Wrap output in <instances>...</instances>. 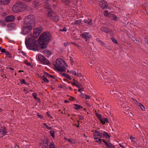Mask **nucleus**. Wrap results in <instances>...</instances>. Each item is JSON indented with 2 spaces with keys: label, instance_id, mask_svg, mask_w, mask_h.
<instances>
[{
  "label": "nucleus",
  "instance_id": "nucleus-40",
  "mask_svg": "<svg viewBox=\"0 0 148 148\" xmlns=\"http://www.w3.org/2000/svg\"><path fill=\"white\" fill-rule=\"evenodd\" d=\"M70 73H71L72 74L74 75H77V73L75 71H72L70 72Z\"/></svg>",
  "mask_w": 148,
  "mask_h": 148
},
{
  "label": "nucleus",
  "instance_id": "nucleus-6",
  "mask_svg": "<svg viewBox=\"0 0 148 148\" xmlns=\"http://www.w3.org/2000/svg\"><path fill=\"white\" fill-rule=\"evenodd\" d=\"M33 26L24 23L22 28V31L23 34H27L29 33L32 29Z\"/></svg>",
  "mask_w": 148,
  "mask_h": 148
},
{
  "label": "nucleus",
  "instance_id": "nucleus-43",
  "mask_svg": "<svg viewBox=\"0 0 148 148\" xmlns=\"http://www.w3.org/2000/svg\"><path fill=\"white\" fill-rule=\"evenodd\" d=\"M21 83L22 84H25V81L24 79H21L20 81Z\"/></svg>",
  "mask_w": 148,
  "mask_h": 148
},
{
  "label": "nucleus",
  "instance_id": "nucleus-15",
  "mask_svg": "<svg viewBox=\"0 0 148 148\" xmlns=\"http://www.w3.org/2000/svg\"><path fill=\"white\" fill-rule=\"evenodd\" d=\"M100 5L102 8L104 9L108 6V4L106 2L102 1Z\"/></svg>",
  "mask_w": 148,
  "mask_h": 148
},
{
  "label": "nucleus",
  "instance_id": "nucleus-28",
  "mask_svg": "<svg viewBox=\"0 0 148 148\" xmlns=\"http://www.w3.org/2000/svg\"><path fill=\"white\" fill-rule=\"evenodd\" d=\"M14 24L13 23H10L8 24L7 25V27L9 28H10L13 27H14Z\"/></svg>",
  "mask_w": 148,
  "mask_h": 148
},
{
  "label": "nucleus",
  "instance_id": "nucleus-54",
  "mask_svg": "<svg viewBox=\"0 0 148 148\" xmlns=\"http://www.w3.org/2000/svg\"><path fill=\"white\" fill-rule=\"evenodd\" d=\"M85 95L86 96V99H90V97L89 96L86 95Z\"/></svg>",
  "mask_w": 148,
  "mask_h": 148
},
{
  "label": "nucleus",
  "instance_id": "nucleus-25",
  "mask_svg": "<svg viewBox=\"0 0 148 148\" xmlns=\"http://www.w3.org/2000/svg\"><path fill=\"white\" fill-rule=\"evenodd\" d=\"M102 134L104 136H105L106 138L108 139L110 138V136L107 133L104 132H103Z\"/></svg>",
  "mask_w": 148,
  "mask_h": 148
},
{
  "label": "nucleus",
  "instance_id": "nucleus-36",
  "mask_svg": "<svg viewBox=\"0 0 148 148\" xmlns=\"http://www.w3.org/2000/svg\"><path fill=\"white\" fill-rule=\"evenodd\" d=\"M112 19L115 21H116L117 20V17L115 15H112Z\"/></svg>",
  "mask_w": 148,
  "mask_h": 148
},
{
  "label": "nucleus",
  "instance_id": "nucleus-41",
  "mask_svg": "<svg viewBox=\"0 0 148 148\" xmlns=\"http://www.w3.org/2000/svg\"><path fill=\"white\" fill-rule=\"evenodd\" d=\"M101 69L99 67H97V68H96V70H98L97 71H96L97 72V73L101 71Z\"/></svg>",
  "mask_w": 148,
  "mask_h": 148
},
{
  "label": "nucleus",
  "instance_id": "nucleus-19",
  "mask_svg": "<svg viewBox=\"0 0 148 148\" xmlns=\"http://www.w3.org/2000/svg\"><path fill=\"white\" fill-rule=\"evenodd\" d=\"M100 30L101 31L104 32L106 33H108L109 32V30L108 28L104 27H101Z\"/></svg>",
  "mask_w": 148,
  "mask_h": 148
},
{
  "label": "nucleus",
  "instance_id": "nucleus-4",
  "mask_svg": "<svg viewBox=\"0 0 148 148\" xmlns=\"http://www.w3.org/2000/svg\"><path fill=\"white\" fill-rule=\"evenodd\" d=\"M51 35L49 32L42 33L39 37V40L42 42L48 43L51 38Z\"/></svg>",
  "mask_w": 148,
  "mask_h": 148
},
{
  "label": "nucleus",
  "instance_id": "nucleus-52",
  "mask_svg": "<svg viewBox=\"0 0 148 148\" xmlns=\"http://www.w3.org/2000/svg\"><path fill=\"white\" fill-rule=\"evenodd\" d=\"M84 119V117L83 116H79V119L80 120H83Z\"/></svg>",
  "mask_w": 148,
  "mask_h": 148
},
{
  "label": "nucleus",
  "instance_id": "nucleus-51",
  "mask_svg": "<svg viewBox=\"0 0 148 148\" xmlns=\"http://www.w3.org/2000/svg\"><path fill=\"white\" fill-rule=\"evenodd\" d=\"M119 145L121 147L123 148H125L124 147L123 143H120Z\"/></svg>",
  "mask_w": 148,
  "mask_h": 148
},
{
  "label": "nucleus",
  "instance_id": "nucleus-11",
  "mask_svg": "<svg viewBox=\"0 0 148 148\" xmlns=\"http://www.w3.org/2000/svg\"><path fill=\"white\" fill-rule=\"evenodd\" d=\"M6 132L5 131V129L4 127H1L0 128V137H3L4 135H5L6 134Z\"/></svg>",
  "mask_w": 148,
  "mask_h": 148
},
{
  "label": "nucleus",
  "instance_id": "nucleus-29",
  "mask_svg": "<svg viewBox=\"0 0 148 148\" xmlns=\"http://www.w3.org/2000/svg\"><path fill=\"white\" fill-rule=\"evenodd\" d=\"M74 105L75 106V109L77 110H79L80 108H82V107H81L80 105L78 104H74Z\"/></svg>",
  "mask_w": 148,
  "mask_h": 148
},
{
  "label": "nucleus",
  "instance_id": "nucleus-3",
  "mask_svg": "<svg viewBox=\"0 0 148 148\" xmlns=\"http://www.w3.org/2000/svg\"><path fill=\"white\" fill-rule=\"evenodd\" d=\"M27 8V6L26 5L21 2H19L13 5L12 10L15 12H21L24 11Z\"/></svg>",
  "mask_w": 148,
  "mask_h": 148
},
{
  "label": "nucleus",
  "instance_id": "nucleus-5",
  "mask_svg": "<svg viewBox=\"0 0 148 148\" xmlns=\"http://www.w3.org/2000/svg\"><path fill=\"white\" fill-rule=\"evenodd\" d=\"M35 22L34 16L32 15H31L25 17L24 20V23L34 26V25Z\"/></svg>",
  "mask_w": 148,
  "mask_h": 148
},
{
  "label": "nucleus",
  "instance_id": "nucleus-59",
  "mask_svg": "<svg viewBox=\"0 0 148 148\" xmlns=\"http://www.w3.org/2000/svg\"><path fill=\"white\" fill-rule=\"evenodd\" d=\"M81 96L82 98L84 97V94H83V93H82V92L81 93Z\"/></svg>",
  "mask_w": 148,
  "mask_h": 148
},
{
  "label": "nucleus",
  "instance_id": "nucleus-62",
  "mask_svg": "<svg viewBox=\"0 0 148 148\" xmlns=\"http://www.w3.org/2000/svg\"><path fill=\"white\" fill-rule=\"evenodd\" d=\"M46 127L49 130H50L51 129V128L50 127H48V126H46Z\"/></svg>",
  "mask_w": 148,
  "mask_h": 148
},
{
  "label": "nucleus",
  "instance_id": "nucleus-64",
  "mask_svg": "<svg viewBox=\"0 0 148 148\" xmlns=\"http://www.w3.org/2000/svg\"><path fill=\"white\" fill-rule=\"evenodd\" d=\"M49 75V74L48 73H45V75L46 76H47V77H48Z\"/></svg>",
  "mask_w": 148,
  "mask_h": 148
},
{
  "label": "nucleus",
  "instance_id": "nucleus-14",
  "mask_svg": "<svg viewBox=\"0 0 148 148\" xmlns=\"http://www.w3.org/2000/svg\"><path fill=\"white\" fill-rule=\"evenodd\" d=\"M40 5V2L37 1H34L32 3V6L35 8H37Z\"/></svg>",
  "mask_w": 148,
  "mask_h": 148
},
{
  "label": "nucleus",
  "instance_id": "nucleus-16",
  "mask_svg": "<svg viewBox=\"0 0 148 148\" xmlns=\"http://www.w3.org/2000/svg\"><path fill=\"white\" fill-rule=\"evenodd\" d=\"M70 83H71L73 86H75L78 88H79L82 86V85L80 84H79L77 81H75V82H74L73 83L72 82H70Z\"/></svg>",
  "mask_w": 148,
  "mask_h": 148
},
{
  "label": "nucleus",
  "instance_id": "nucleus-44",
  "mask_svg": "<svg viewBox=\"0 0 148 148\" xmlns=\"http://www.w3.org/2000/svg\"><path fill=\"white\" fill-rule=\"evenodd\" d=\"M60 31H62V32H63V31L66 32L67 31V29L66 28L64 27L62 29H60Z\"/></svg>",
  "mask_w": 148,
  "mask_h": 148
},
{
  "label": "nucleus",
  "instance_id": "nucleus-37",
  "mask_svg": "<svg viewBox=\"0 0 148 148\" xmlns=\"http://www.w3.org/2000/svg\"><path fill=\"white\" fill-rule=\"evenodd\" d=\"M104 14L105 16L108 17V11H107V10L104 11Z\"/></svg>",
  "mask_w": 148,
  "mask_h": 148
},
{
  "label": "nucleus",
  "instance_id": "nucleus-1",
  "mask_svg": "<svg viewBox=\"0 0 148 148\" xmlns=\"http://www.w3.org/2000/svg\"><path fill=\"white\" fill-rule=\"evenodd\" d=\"M38 42L36 41L31 35L28 36L26 37L25 43L27 48L34 51H37L38 49L37 45Z\"/></svg>",
  "mask_w": 148,
  "mask_h": 148
},
{
  "label": "nucleus",
  "instance_id": "nucleus-20",
  "mask_svg": "<svg viewBox=\"0 0 148 148\" xmlns=\"http://www.w3.org/2000/svg\"><path fill=\"white\" fill-rule=\"evenodd\" d=\"M101 123L103 124H104L106 123H108L109 121L107 118H103L101 120Z\"/></svg>",
  "mask_w": 148,
  "mask_h": 148
},
{
  "label": "nucleus",
  "instance_id": "nucleus-57",
  "mask_svg": "<svg viewBox=\"0 0 148 148\" xmlns=\"http://www.w3.org/2000/svg\"><path fill=\"white\" fill-rule=\"evenodd\" d=\"M1 51L2 52L4 53L5 52V49L3 48L1 49Z\"/></svg>",
  "mask_w": 148,
  "mask_h": 148
},
{
  "label": "nucleus",
  "instance_id": "nucleus-50",
  "mask_svg": "<svg viewBox=\"0 0 148 148\" xmlns=\"http://www.w3.org/2000/svg\"><path fill=\"white\" fill-rule=\"evenodd\" d=\"M64 138H65V140L68 141H69V142H70V143H72V140H71V139H67V138H66L65 137Z\"/></svg>",
  "mask_w": 148,
  "mask_h": 148
},
{
  "label": "nucleus",
  "instance_id": "nucleus-47",
  "mask_svg": "<svg viewBox=\"0 0 148 148\" xmlns=\"http://www.w3.org/2000/svg\"><path fill=\"white\" fill-rule=\"evenodd\" d=\"M92 20L91 19H90L89 20V21L88 22V24L89 25H91L92 24Z\"/></svg>",
  "mask_w": 148,
  "mask_h": 148
},
{
  "label": "nucleus",
  "instance_id": "nucleus-13",
  "mask_svg": "<svg viewBox=\"0 0 148 148\" xmlns=\"http://www.w3.org/2000/svg\"><path fill=\"white\" fill-rule=\"evenodd\" d=\"M40 47L42 49L46 48L47 47V45L48 43L45 42H42L39 41Z\"/></svg>",
  "mask_w": 148,
  "mask_h": 148
},
{
  "label": "nucleus",
  "instance_id": "nucleus-56",
  "mask_svg": "<svg viewBox=\"0 0 148 148\" xmlns=\"http://www.w3.org/2000/svg\"><path fill=\"white\" fill-rule=\"evenodd\" d=\"M134 139H135V138L133 137L132 136H130V139H131V140L132 142H133V140Z\"/></svg>",
  "mask_w": 148,
  "mask_h": 148
},
{
  "label": "nucleus",
  "instance_id": "nucleus-8",
  "mask_svg": "<svg viewBox=\"0 0 148 148\" xmlns=\"http://www.w3.org/2000/svg\"><path fill=\"white\" fill-rule=\"evenodd\" d=\"M92 132H93V136L94 137V139L95 140L98 139V138H99L97 137V136H102V134L97 130H95V131H92Z\"/></svg>",
  "mask_w": 148,
  "mask_h": 148
},
{
  "label": "nucleus",
  "instance_id": "nucleus-33",
  "mask_svg": "<svg viewBox=\"0 0 148 148\" xmlns=\"http://www.w3.org/2000/svg\"><path fill=\"white\" fill-rule=\"evenodd\" d=\"M96 114L97 116L99 119L100 121H101V119H102V118L101 117V115L100 114H99L97 113H96Z\"/></svg>",
  "mask_w": 148,
  "mask_h": 148
},
{
  "label": "nucleus",
  "instance_id": "nucleus-46",
  "mask_svg": "<svg viewBox=\"0 0 148 148\" xmlns=\"http://www.w3.org/2000/svg\"><path fill=\"white\" fill-rule=\"evenodd\" d=\"M116 92V91H114V90H112L110 91L111 93H112V95H113L115 93V92Z\"/></svg>",
  "mask_w": 148,
  "mask_h": 148
},
{
  "label": "nucleus",
  "instance_id": "nucleus-58",
  "mask_svg": "<svg viewBox=\"0 0 148 148\" xmlns=\"http://www.w3.org/2000/svg\"><path fill=\"white\" fill-rule=\"evenodd\" d=\"M68 45V43L67 42H65L64 44V45L65 47L67 46Z\"/></svg>",
  "mask_w": 148,
  "mask_h": 148
},
{
  "label": "nucleus",
  "instance_id": "nucleus-7",
  "mask_svg": "<svg viewBox=\"0 0 148 148\" xmlns=\"http://www.w3.org/2000/svg\"><path fill=\"white\" fill-rule=\"evenodd\" d=\"M42 31V28L38 27L34 29V30L33 36L34 38H37Z\"/></svg>",
  "mask_w": 148,
  "mask_h": 148
},
{
  "label": "nucleus",
  "instance_id": "nucleus-53",
  "mask_svg": "<svg viewBox=\"0 0 148 148\" xmlns=\"http://www.w3.org/2000/svg\"><path fill=\"white\" fill-rule=\"evenodd\" d=\"M62 1L64 2H67V3H69V0H62Z\"/></svg>",
  "mask_w": 148,
  "mask_h": 148
},
{
  "label": "nucleus",
  "instance_id": "nucleus-2",
  "mask_svg": "<svg viewBox=\"0 0 148 148\" xmlns=\"http://www.w3.org/2000/svg\"><path fill=\"white\" fill-rule=\"evenodd\" d=\"M54 67L56 69L60 72H64L66 69L65 67L64 62L61 59H57L56 63L54 64Z\"/></svg>",
  "mask_w": 148,
  "mask_h": 148
},
{
  "label": "nucleus",
  "instance_id": "nucleus-22",
  "mask_svg": "<svg viewBox=\"0 0 148 148\" xmlns=\"http://www.w3.org/2000/svg\"><path fill=\"white\" fill-rule=\"evenodd\" d=\"M81 23V21L80 20H77L72 23V24L73 25H75L77 24H80Z\"/></svg>",
  "mask_w": 148,
  "mask_h": 148
},
{
  "label": "nucleus",
  "instance_id": "nucleus-27",
  "mask_svg": "<svg viewBox=\"0 0 148 148\" xmlns=\"http://www.w3.org/2000/svg\"><path fill=\"white\" fill-rule=\"evenodd\" d=\"M0 25L3 26H4L6 25V23L3 20H0Z\"/></svg>",
  "mask_w": 148,
  "mask_h": 148
},
{
  "label": "nucleus",
  "instance_id": "nucleus-49",
  "mask_svg": "<svg viewBox=\"0 0 148 148\" xmlns=\"http://www.w3.org/2000/svg\"><path fill=\"white\" fill-rule=\"evenodd\" d=\"M109 147H110V148H114L113 145L111 143L109 144Z\"/></svg>",
  "mask_w": 148,
  "mask_h": 148
},
{
  "label": "nucleus",
  "instance_id": "nucleus-34",
  "mask_svg": "<svg viewBox=\"0 0 148 148\" xmlns=\"http://www.w3.org/2000/svg\"><path fill=\"white\" fill-rule=\"evenodd\" d=\"M24 63L26 64L28 66H30L31 64L27 60H25L24 61Z\"/></svg>",
  "mask_w": 148,
  "mask_h": 148
},
{
  "label": "nucleus",
  "instance_id": "nucleus-31",
  "mask_svg": "<svg viewBox=\"0 0 148 148\" xmlns=\"http://www.w3.org/2000/svg\"><path fill=\"white\" fill-rule=\"evenodd\" d=\"M50 133L51 134V135L53 138H54V132L53 130H51L50 132Z\"/></svg>",
  "mask_w": 148,
  "mask_h": 148
},
{
  "label": "nucleus",
  "instance_id": "nucleus-32",
  "mask_svg": "<svg viewBox=\"0 0 148 148\" xmlns=\"http://www.w3.org/2000/svg\"><path fill=\"white\" fill-rule=\"evenodd\" d=\"M64 76L67 78V79L71 80V77L68 74H64Z\"/></svg>",
  "mask_w": 148,
  "mask_h": 148
},
{
  "label": "nucleus",
  "instance_id": "nucleus-18",
  "mask_svg": "<svg viewBox=\"0 0 148 148\" xmlns=\"http://www.w3.org/2000/svg\"><path fill=\"white\" fill-rule=\"evenodd\" d=\"M56 14V13L55 12L53 11H50L48 12V16L50 17L51 19V18H53L54 17Z\"/></svg>",
  "mask_w": 148,
  "mask_h": 148
},
{
  "label": "nucleus",
  "instance_id": "nucleus-23",
  "mask_svg": "<svg viewBox=\"0 0 148 148\" xmlns=\"http://www.w3.org/2000/svg\"><path fill=\"white\" fill-rule=\"evenodd\" d=\"M41 78L43 80V81L45 82L48 83L49 82V80L44 75H42L41 77Z\"/></svg>",
  "mask_w": 148,
  "mask_h": 148
},
{
  "label": "nucleus",
  "instance_id": "nucleus-24",
  "mask_svg": "<svg viewBox=\"0 0 148 148\" xmlns=\"http://www.w3.org/2000/svg\"><path fill=\"white\" fill-rule=\"evenodd\" d=\"M55 16L53 18H51V19L54 21H57L59 20V18L58 16L56 14V15L54 16Z\"/></svg>",
  "mask_w": 148,
  "mask_h": 148
},
{
  "label": "nucleus",
  "instance_id": "nucleus-45",
  "mask_svg": "<svg viewBox=\"0 0 148 148\" xmlns=\"http://www.w3.org/2000/svg\"><path fill=\"white\" fill-rule=\"evenodd\" d=\"M98 41H99V42L100 43V44H101L102 45H103V46L105 45V44L103 42L101 41V40H99Z\"/></svg>",
  "mask_w": 148,
  "mask_h": 148
},
{
  "label": "nucleus",
  "instance_id": "nucleus-17",
  "mask_svg": "<svg viewBox=\"0 0 148 148\" xmlns=\"http://www.w3.org/2000/svg\"><path fill=\"white\" fill-rule=\"evenodd\" d=\"M10 0H0V4L1 5L8 4L10 2Z\"/></svg>",
  "mask_w": 148,
  "mask_h": 148
},
{
  "label": "nucleus",
  "instance_id": "nucleus-30",
  "mask_svg": "<svg viewBox=\"0 0 148 148\" xmlns=\"http://www.w3.org/2000/svg\"><path fill=\"white\" fill-rule=\"evenodd\" d=\"M45 7L47 9H50L51 8V5H50V4L48 3L47 4H46L45 5Z\"/></svg>",
  "mask_w": 148,
  "mask_h": 148
},
{
  "label": "nucleus",
  "instance_id": "nucleus-10",
  "mask_svg": "<svg viewBox=\"0 0 148 148\" xmlns=\"http://www.w3.org/2000/svg\"><path fill=\"white\" fill-rule=\"evenodd\" d=\"M38 58L39 59L45 64H48L49 63V61L43 56H40L38 57Z\"/></svg>",
  "mask_w": 148,
  "mask_h": 148
},
{
  "label": "nucleus",
  "instance_id": "nucleus-48",
  "mask_svg": "<svg viewBox=\"0 0 148 148\" xmlns=\"http://www.w3.org/2000/svg\"><path fill=\"white\" fill-rule=\"evenodd\" d=\"M112 40L113 42H114V43H117L116 41V40H115V39H114V38H112Z\"/></svg>",
  "mask_w": 148,
  "mask_h": 148
},
{
  "label": "nucleus",
  "instance_id": "nucleus-61",
  "mask_svg": "<svg viewBox=\"0 0 148 148\" xmlns=\"http://www.w3.org/2000/svg\"><path fill=\"white\" fill-rule=\"evenodd\" d=\"M77 76L79 77H81L82 76V75L81 74V73H77Z\"/></svg>",
  "mask_w": 148,
  "mask_h": 148
},
{
  "label": "nucleus",
  "instance_id": "nucleus-35",
  "mask_svg": "<svg viewBox=\"0 0 148 148\" xmlns=\"http://www.w3.org/2000/svg\"><path fill=\"white\" fill-rule=\"evenodd\" d=\"M98 140H95V141L98 143H101L102 141L103 140L102 139H101V138H98Z\"/></svg>",
  "mask_w": 148,
  "mask_h": 148
},
{
  "label": "nucleus",
  "instance_id": "nucleus-60",
  "mask_svg": "<svg viewBox=\"0 0 148 148\" xmlns=\"http://www.w3.org/2000/svg\"><path fill=\"white\" fill-rule=\"evenodd\" d=\"M84 22L85 23H88V20L87 19H84Z\"/></svg>",
  "mask_w": 148,
  "mask_h": 148
},
{
  "label": "nucleus",
  "instance_id": "nucleus-38",
  "mask_svg": "<svg viewBox=\"0 0 148 148\" xmlns=\"http://www.w3.org/2000/svg\"><path fill=\"white\" fill-rule=\"evenodd\" d=\"M102 140L103 142L106 145V146L108 147H109V144H108V143L106 141L104 140L103 139H102Z\"/></svg>",
  "mask_w": 148,
  "mask_h": 148
},
{
  "label": "nucleus",
  "instance_id": "nucleus-26",
  "mask_svg": "<svg viewBox=\"0 0 148 148\" xmlns=\"http://www.w3.org/2000/svg\"><path fill=\"white\" fill-rule=\"evenodd\" d=\"M138 105L139 106L143 111H145V108L140 103H138Z\"/></svg>",
  "mask_w": 148,
  "mask_h": 148
},
{
  "label": "nucleus",
  "instance_id": "nucleus-55",
  "mask_svg": "<svg viewBox=\"0 0 148 148\" xmlns=\"http://www.w3.org/2000/svg\"><path fill=\"white\" fill-rule=\"evenodd\" d=\"M32 95L33 97H34L35 98H36V94L35 93H33L32 94Z\"/></svg>",
  "mask_w": 148,
  "mask_h": 148
},
{
  "label": "nucleus",
  "instance_id": "nucleus-21",
  "mask_svg": "<svg viewBox=\"0 0 148 148\" xmlns=\"http://www.w3.org/2000/svg\"><path fill=\"white\" fill-rule=\"evenodd\" d=\"M43 52L45 55H47L48 56L50 55L49 51L48 50L45 49L43 51Z\"/></svg>",
  "mask_w": 148,
  "mask_h": 148
},
{
  "label": "nucleus",
  "instance_id": "nucleus-42",
  "mask_svg": "<svg viewBox=\"0 0 148 148\" xmlns=\"http://www.w3.org/2000/svg\"><path fill=\"white\" fill-rule=\"evenodd\" d=\"M37 116L41 119H42L43 118V116L41 115L40 114L38 113L37 114Z\"/></svg>",
  "mask_w": 148,
  "mask_h": 148
},
{
  "label": "nucleus",
  "instance_id": "nucleus-12",
  "mask_svg": "<svg viewBox=\"0 0 148 148\" xmlns=\"http://www.w3.org/2000/svg\"><path fill=\"white\" fill-rule=\"evenodd\" d=\"M81 35L83 38L86 39L89 38L91 37V36L89 34L86 32L84 33L83 34H82Z\"/></svg>",
  "mask_w": 148,
  "mask_h": 148
},
{
  "label": "nucleus",
  "instance_id": "nucleus-63",
  "mask_svg": "<svg viewBox=\"0 0 148 148\" xmlns=\"http://www.w3.org/2000/svg\"><path fill=\"white\" fill-rule=\"evenodd\" d=\"M21 19V16H18L17 18V20L18 21H19Z\"/></svg>",
  "mask_w": 148,
  "mask_h": 148
},
{
  "label": "nucleus",
  "instance_id": "nucleus-39",
  "mask_svg": "<svg viewBox=\"0 0 148 148\" xmlns=\"http://www.w3.org/2000/svg\"><path fill=\"white\" fill-rule=\"evenodd\" d=\"M49 148H56L54 144L53 143H51L49 146Z\"/></svg>",
  "mask_w": 148,
  "mask_h": 148
},
{
  "label": "nucleus",
  "instance_id": "nucleus-9",
  "mask_svg": "<svg viewBox=\"0 0 148 148\" xmlns=\"http://www.w3.org/2000/svg\"><path fill=\"white\" fill-rule=\"evenodd\" d=\"M15 20V17L13 15L8 16L5 17V21L7 22H13Z\"/></svg>",
  "mask_w": 148,
  "mask_h": 148
}]
</instances>
